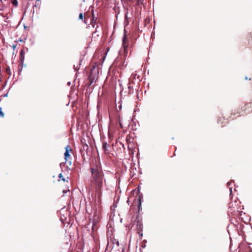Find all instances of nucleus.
Listing matches in <instances>:
<instances>
[{
	"instance_id": "c9c22d12",
	"label": "nucleus",
	"mask_w": 252,
	"mask_h": 252,
	"mask_svg": "<svg viewBox=\"0 0 252 252\" xmlns=\"http://www.w3.org/2000/svg\"><path fill=\"white\" fill-rule=\"evenodd\" d=\"M7 96V94H4V96Z\"/></svg>"
},
{
	"instance_id": "72a5a7b5",
	"label": "nucleus",
	"mask_w": 252,
	"mask_h": 252,
	"mask_svg": "<svg viewBox=\"0 0 252 252\" xmlns=\"http://www.w3.org/2000/svg\"><path fill=\"white\" fill-rule=\"evenodd\" d=\"M108 245H107L106 248V250H105V252L108 250Z\"/></svg>"
},
{
	"instance_id": "39448f33",
	"label": "nucleus",
	"mask_w": 252,
	"mask_h": 252,
	"mask_svg": "<svg viewBox=\"0 0 252 252\" xmlns=\"http://www.w3.org/2000/svg\"><path fill=\"white\" fill-rule=\"evenodd\" d=\"M65 152L64 153V159L65 160V162H66L67 161V158L70 156V154H69V152L71 151V149L70 148V145H67L65 147Z\"/></svg>"
},
{
	"instance_id": "393cba45",
	"label": "nucleus",
	"mask_w": 252,
	"mask_h": 252,
	"mask_svg": "<svg viewBox=\"0 0 252 252\" xmlns=\"http://www.w3.org/2000/svg\"><path fill=\"white\" fill-rule=\"evenodd\" d=\"M138 234L140 236H143V233H142V231H139L138 230Z\"/></svg>"
},
{
	"instance_id": "4c0bfd02",
	"label": "nucleus",
	"mask_w": 252,
	"mask_h": 252,
	"mask_svg": "<svg viewBox=\"0 0 252 252\" xmlns=\"http://www.w3.org/2000/svg\"><path fill=\"white\" fill-rule=\"evenodd\" d=\"M233 112L232 111V114H233ZM234 114H235V113H234Z\"/></svg>"
},
{
	"instance_id": "c85d7f7f",
	"label": "nucleus",
	"mask_w": 252,
	"mask_h": 252,
	"mask_svg": "<svg viewBox=\"0 0 252 252\" xmlns=\"http://www.w3.org/2000/svg\"><path fill=\"white\" fill-rule=\"evenodd\" d=\"M245 78L246 80H251V78H248V77H247V76H246Z\"/></svg>"
},
{
	"instance_id": "ddd939ff",
	"label": "nucleus",
	"mask_w": 252,
	"mask_h": 252,
	"mask_svg": "<svg viewBox=\"0 0 252 252\" xmlns=\"http://www.w3.org/2000/svg\"><path fill=\"white\" fill-rule=\"evenodd\" d=\"M233 206V204L232 203H229V210H228V214L231 213H232V212L234 211L235 212V209H232V207Z\"/></svg>"
},
{
	"instance_id": "2f4dec72",
	"label": "nucleus",
	"mask_w": 252,
	"mask_h": 252,
	"mask_svg": "<svg viewBox=\"0 0 252 252\" xmlns=\"http://www.w3.org/2000/svg\"><path fill=\"white\" fill-rule=\"evenodd\" d=\"M1 15L2 16V17L4 18H6V16L3 15V14H1Z\"/></svg>"
},
{
	"instance_id": "a19ab883",
	"label": "nucleus",
	"mask_w": 252,
	"mask_h": 252,
	"mask_svg": "<svg viewBox=\"0 0 252 252\" xmlns=\"http://www.w3.org/2000/svg\"><path fill=\"white\" fill-rule=\"evenodd\" d=\"M0 2H2V0H0Z\"/></svg>"
},
{
	"instance_id": "9d476101",
	"label": "nucleus",
	"mask_w": 252,
	"mask_h": 252,
	"mask_svg": "<svg viewBox=\"0 0 252 252\" xmlns=\"http://www.w3.org/2000/svg\"><path fill=\"white\" fill-rule=\"evenodd\" d=\"M232 182H234V181L233 180H231L230 182H228L227 183V186L229 187V191H230V195H231V193H232V187H229L230 186V185L231 184V183Z\"/></svg>"
},
{
	"instance_id": "7c9ffc66",
	"label": "nucleus",
	"mask_w": 252,
	"mask_h": 252,
	"mask_svg": "<svg viewBox=\"0 0 252 252\" xmlns=\"http://www.w3.org/2000/svg\"><path fill=\"white\" fill-rule=\"evenodd\" d=\"M67 85L68 86H70L71 85V83L70 82H67Z\"/></svg>"
},
{
	"instance_id": "f8f14e48",
	"label": "nucleus",
	"mask_w": 252,
	"mask_h": 252,
	"mask_svg": "<svg viewBox=\"0 0 252 252\" xmlns=\"http://www.w3.org/2000/svg\"><path fill=\"white\" fill-rule=\"evenodd\" d=\"M137 208H138V214H139L140 211L142 210V201L141 200H139V202H138ZM138 215H139V214H138Z\"/></svg>"
},
{
	"instance_id": "4468645a",
	"label": "nucleus",
	"mask_w": 252,
	"mask_h": 252,
	"mask_svg": "<svg viewBox=\"0 0 252 252\" xmlns=\"http://www.w3.org/2000/svg\"><path fill=\"white\" fill-rule=\"evenodd\" d=\"M102 149L104 151L106 152L108 151L107 149V143L106 142H104L102 144Z\"/></svg>"
},
{
	"instance_id": "a878e982",
	"label": "nucleus",
	"mask_w": 252,
	"mask_h": 252,
	"mask_svg": "<svg viewBox=\"0 0 252 252\" xmlns=\"http://www.w3.org/2000/svg\"><path fill=\"white\" fill-rule=\"evenodd\" d=\"M17 47V44H13L12 46V48L14 50Z\"/></svg>"
},
{
	"instance_id": "58836bf2",
	"label": "nucleus",
	"mask_w": 252,
	"mask_h": 252,
	"mask_svg": "<svg viewBox=\"0 0 252 252\" xmlns=\"http://www.w3.org/2000/svg\"><path fill=\"white\" fill-rule=\"evenodd\" d=\"M144 243H146V240H144Z\"/></svg>"
},
{
	"instance_id": "20e7f679",
	"label": "nucleus",
	"mask_w": 252,
	"mask_h": 252,
	"mask_svg": "<svg viewBox=\"0 0 252 252\" xmlns=\"http://www.w3.org/2000/svg\"><path fill=\"white\" fill-rule=\"evenodd\" d=\"M142 219L140 217L139 215H137L134 222H136V229L138 230L142 231H143V223Z\"/></svg>"
},
{
	"instance_id": "ea45409f",
	"label": "nucleus",
	"mask_w": 252,
	"mask_h": 252,
	"mask_svg": "<svg viewBox=\"0 0 252 252\" xmlns=\"http://www.w3.org/2000/svg\"><path fill=\"white\" fill-rule=\"evenodd\" d=\"M144 243H146V240H144Z\"/></svg>"
},
{
	"instance_id": "6e6552de",
	"label": "nucleus",
	"mask_w": 252,
	"mask_h": 252,
	"mask_svg": "<svg viewBox=\"0 0 252 252\" xmlns=\"http://www.w3.org/2000/svg\"><path fill=\"white\" fill-rule=\"evenodd\" d=\"M128 94H133V86L131 85V83L129 82L128 83Z\"/></svg>"
},
{
	"instance_id": "c756f323",
	"label": "nucleus",
	"mask_w": 252,
	"mask_h": 252,
	"mask_svg": "<svg viewBox=\"0 0 252 252\" xmlns=\"http://www.w3.org/2000/svg\"><path fill=\"white\" fill-rule=\"evenodd\" d=\"M82 60H80V62H79V66H80V65L81 64V62H82Z\"/></svg>"
},
{
	"instance_id": "2eb2a0df",
	"label": "nucleus",
	"mask_w": 252,
	"mask_h": 252,
	"mask_svg": "<svg viewBox=\"0 0 252 252\" xmlns=\"http://www.w3.org/2000/svg\"><path fill=\"white\" fill-rule=\"evenodd\" d=\"M144 0H137L136 5L143 4Z\"/></svg>"
},
{
	"instance_id": "aec40b11",
	"label": "nucleus",
	"mask_w": 252,
	"mask_h": 252,
	"mask_svg": "<svg viewBox=\"0 0 252 252\" xmlns=\"http://www.w3.org/2000/svg\"><path fill=\"white\" fill-rule=\"evenodd\" d=\"M83 14L81 13L79 14V19H80V20H82L83 19Z\"/></svg>"
},
{
	"instance_id": "473e14b6",
	"label": "nucleus",
	"mask_w": 252,
	"mask_h": 252,
	"mask_svg": "<svg viewBox=\"0 0 252 252\" xmlns=\"http://www.w3.org/2000/svg\"><path fill=\"white\" fill-rule=\"evenodd\" d=\"M19 41H20V42H23V39H19Z\"/></svg>"
},
{
	"instance_id": "cd10ccee",
	"label": "nucleus",
	"mask_w": 252,
	"mask_h": 252,
	"mask_svg": "<svg viewBox=\"0 0 252 252\" xmlns=\"http://www.w3.org/2000/svg\"><path fill=\"white\" fill-rule=\"evenodd\" d=\"M221 121V119L220 118L218 119V123H220Z\"/></svg>"
},
{
	"instance_id": "f3484780",
	"label": "nucleus",
	"mask_w": 252,
	"mask_h": 252,
	"mask_svg": "<svg viewBox=\"0 0 252 252\" xmlns=\"http://www.w3.org/2000/svg\"><path fill=\"white\" fill-rule=\"evenodd\" d=\"M12 4L14 6H17L18 5V1L17 0H12L11 1Z\"/></svg>"
},
{
	"instance_id": "f03ea898",
	"label": "nucleus",
	"mask_w": 252,
	"mask_h": 252,
	"mask_svg": "<svg viewBox=\"0 0 252 252\" xmlns=\"http://www.w3.org/2000/svg\"><path fill=\"white\" fill-rule=\"evenodd\" d=\"M95 66H93L92 67L90 74L88 77V79L89 80V83H88L89 86H91L94 82V80H95V75L94 74L98 73V69H96V71L95 70Z\"/></svg>"
},
{
	"instance_id": "412c9836",
	"label": "nucleus",
	"mask_w": 252,
	"mask_h": 252,
	"mask_svg": "<svg viewBox=\"0 0 252 252\" xmlns=\"http://www.w3.org/2000/svg\"><path fill=\"white\" fill-rule=\"evenodd\" d=\"M68 192H70V190L69 189L63 190V195L64 196L65 195V194H66Z\"/></svg>"
},
{
	"instance_id": "a211bd4d",
	"label": "nucleus",
	"mask_w": 252,
	"mask_h": 252,
	"mask_svg": "<svg viewBox=\"0 0 252 252\" xmlns=\"http://www.w3.org/2000/svg\"><path fill=\"white\" fill-rule=\"evenodd\" d=\"M58 177H59V178L60 179H61L62 181H64V182L65 181V179L63 178V175H62V173H60V174L59 175V176H58Z\"/></svg>"
},
{
	"instance_id": "b1692460",
	"label": "nucleus",
	"mask_w": 252,
	"mask_h": 252,
	"mask_svg": "<svg viewBox=\"0 0 252 252\" xmlns=\"http://www.w3.org/2000/svg\"><path fill=\"white\" fill-rule=\"evenodd\" d=\"M4 116V113L2 112L1 109L0 108V117H3Z\"/></svg>"
},
{
	"instance_id": "4be33fe9",
	"label": "nucleus",
	"mask_w": 252,
	"mask_h": 252,
	"mask_svg": "<svg viewBox=\"0 0 252 252\" xmlns=\"http://www.w3.org/2000/svg\"><path fill=\"white\" fill-rule=\"evenodd\" d=\"M99 28V27L98 25H96V28H95V31L93 32V34H95L97 32V29Z\"/></svg>"
},
{
	"instance_id": "5701e85b",
	"label": "nucleus",
	"mask_w": 252,
	"mask_h": 252,
	"mask_svg": "<svg viewBox=\"0 0 252 252\" xmlns=\"http://www.w3.org/2000/svg\"><path fill=\"white\" fill-rule=\"evenodd\" d=\"M6 72L7 73H9V74L10 73V67L9 66L7 68H6Z\"/></svg>"
},
{
	"instance_id": "f257e3e1",
	"label": "nucleus",
	"mask_w": 252,
	"mask_h": 252,
	"mask_svg": "<svg viewBox=\"0 0 252 252\" xmlns=\"http://www.w3.org/2000/svg\"><path fill=\"white\" fill-rule=\"evenodd\" d=\"M93 180L98 191H101L103 186L104 174L101 169L97 168H91Z\"/></svg>"
},
{
	"instance_id": "e433bc0d",
	"label": "nucleus",
	"mask_w": 252,
	"mask_h": 252,
	"mask_svg": "<svg viewBox=\"0 0 252 252\" xmlns=\"http://www.w3.org/2000/svg\"><path fill=\"white\" fill-rule=\"evenodd\" d=\"M145 247H146V245H143V246H142V247H143V248H145Z\"/></svg>"
},
{
	"instance_id": "0eeeda50",
	"label": "nucleus",
	"mask_w": 252,
	"mask_h": 252,
	"mask_svg": "<svg viewBox=\"0 0 252 252\" xmlns=\"http://www.w3.org/2000/svg\"><path fill=\"white\" fill-rule=\"evenodd\" d=\"M41 2L39 0H36L35 3L33 5V9L34 10V8H38L40 6Z\"/></svg>"
},
{
	"instance_id": "7ed1b4c3",
	"label": "nucleus",
	"mask_w": 252,
	"mask_h": 252,
	"mask_svg": "<svg viewBox=\"0 0 252 252\" xmlns=\"http://www.w3.org/2000/svg\"><path fill=\"white\" fill-rule=\"evenodd\" d=\"M25 51L24 49H22L20 51V59H19V68H18V71H21L22 68L23 66H26V65L24 64V62L25 60Z\"/></svg>"
},
{
	"instance_id": "9b49d317",
	"label": "nucleus",
	"mask_w": 252,
	"mask_h": 252,
	"mask_svg": "<svg viewBox=\"0 0 252 252\" xmlns=\"http://www.w3.org/2000/svg\"><path fill=\"white\" fill-rule=\"evenodd\" d=\"M138 194L137 195L138 202H139V200H141L142 201V199L143 198V194L142 193L140 192L139 189H138Z\"/></svg>"
},
{
	"instance_id": "bb28decb",
	"label": "nucleus",
	"mask_w": 252,
	"mask_h": 252,
	"mask_svg": "<svg viewBox=\"0 0 252 252\" xmlns=\"http://www.w3.org/2000/svg\"><path fill=\"white\" fill-rule=\"evenodd\" d=\"M74 69V70L76 71L77 70H78L79 68V66L78 67V66L76 67L75 65H74V67H73Z\"/></svg>"
},
{
	"instance_id": "dca6fc26",
	"label": "nucleus",
	"mask_w": 252,
	"mask_h": 252,
	"mask_svg": "<svg viewBox=\"0 0 252 252\" xmlns=\"http://www.w3.org/2000/svg\"><path fill=\"white\" fill-rule=\"evenodd\" d=\"M246 252H252V248L250 246H248L246 248Z\"/></svg>"
},
{
	"instance_id": "423d86ee",
	"label": "nucleus",
	"mask_w": 252,
	"mask_h": 252,
	"mask_svg": "<svg viewBox=\"0 0 252 252\" xmlns=\"http://www.w3.org/2000/svg\"><path fill=\"white\" fill-rule=\"evenodd\" d=\"M128 45V42L126 37V35L125 33H124L123 37V47L124 48V50H126Z\"/></svg>"
},
{
	"instance_id": "6ab92c4d",
	"label": "nucleus",
	"mask_w": 252,
	"mask_h": 252,
	"mask_svg": "<svg viewBox=\"0 0 252 252\" xmlns=\"http://www.w3.org/2000/svg\"><path fill=\"white\" fill-rule=\"evenodd\" d=\"M96 18L95 19L94 13H93V19H92V23H94L95 24Z\"/></svg>"
},
{
	"instance_id": "1a4fd4ad",
	"label": "nucleus",
	"mask_w": 252,
	"mask_h": 252,
	"mask_svg": "<svg viewBox=\"0 0 252 252\" xmlns=\"http://www.w3.org/2000/svg\"><path fill=\"white\" fill-rule=\"evenodd\" d=\"M128 10L127 9L125 14V24H128Z\"/></svg>"
},
{
	"instance_id": "f704fd0d",
	"label": "nucleus",
	"mask_w": 252,
	"mask_h": 252,
	"mask_svg": "<svg viewBox=\"0 0 252 252\" xmlns=\"http://www.w3.org/2000/svg\"><path fill=\"white\" fill-rule=\"evenodd\" d=\"M26 52H28V50H29L28 48H26Z\"/></svg>"
}]
</instances>
